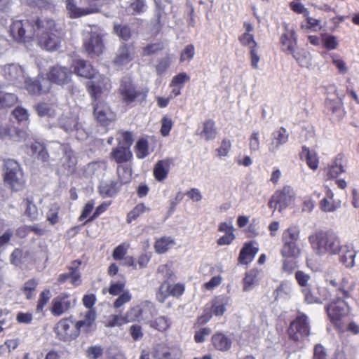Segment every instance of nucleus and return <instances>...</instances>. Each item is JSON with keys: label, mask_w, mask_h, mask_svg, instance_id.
<instances>
[{"label": "nucleus", "mask_w": 359, "mask_h": 359, "mask_svg": "<svg viewBox=\"0 0 359 359\" xmlns=\"http://www.w3.org/2000/svg\"><path fill=\"white\" fill-rule=\"evenodd\" d=\"M308 239L318 256L337 255L342 248L340 238L332 231H317L310 234Z\"/></svg>", "instance_id": "nucleus-1"}, {"label": "nucleus", "mask_w": 359, "mask_h": 359, "mask_svg": "<svg viewBox=\"0 0 359 359\" xmlns=\"http://www.w3.org/2000/svg\"><path fill=\"white\" fill-rule=\"evenodd\" d=\"M348 280L346 278L342 279L341 286L339 289V294L341 297H338L333 299L327 307V314L334 323H337L348 313V306L344 301V298L348 297V291L346 289Z\"/></svg>", "instance_id": "nucleus-2"}, {"label": "nucleus", "mask_w": 359, "mask_h": 359, "mask_svg": "<svg viewBox=\"0 0 359 359\" xmlns=\"http://www.w3.org/2000/svg\"><path fill=\"white\" fill-rule=\"evenodd\" d=\"M90 30L83 32V47L90 57L99 56L104 50L103 34L97 28L89 27Z\"/></svg>", "instance_id": "nucleus-3"}, {"label": "nucleus", "mask_w": 359, "mask_h": 359, "mask_svg": "<svg viewBox=\"0 0 359 359\" xmlns=\"http://www.w3.org/2000/svg\"><path fill=\"white\" fill-rule=\"evenodd\" d=\"M5 182L15 191L22 190L25 186L24 174L18 163L13 159L5 161Z\"/></svg>", "instance_id": "nucleus-4"}, {"label": "nucleus", "mask_w": 359, "mask_h": 359, "mask_svg": "<svg viewBox=\"0 0 359 359\" xmlns=\"http://www.w3.org/2000/svg\"><path fill=\"white\" fill-rule=\"evenodd\" d=\"M12 37L18 42L26 43L34 38V31L32 30L30 20H15L10 27Z\"/></svg>", "instance_id": "nucleus-5"}, {"label": "nucleus", "mask_w": 359, "mask_h": 359, "mask_svg": "<svg viewBox=\"0 0 359 359\" xmlns=\"http://www.w3.org/2000/svg\"><path fill=\"white\" fill-rule=\"evenodd\" d=\"M290 338L296 341L304 340L310 334L308 317L304 314L299 315L293 320L288 330Z\"/></svg>", "instance_id": "nucleus-6"}, {"label": "nucleus", "mask_w": 359, "mask_h": 359, "mask_svg": "<svg viewBox=\"0 0 359 359\" xmlns=\"http://www.w3.org/2000/svg\"><path fill=\"white\" fill-rule=\"evenodd\" d=\"M119 92L122 100L127 104L135 101H142L146 97V93L140 90H137L133 85L130 77H124L121 80Z\"/></svg>", "instance_id": "nucleus-7"}, {"label": "nucleus", "mask_w": 359, "mask_h": 359, "mask_svg": "<svg viewBox=\"0 0 359 359\" xmlns=\"http://www.w3.org/2000/svg\"><path fill=\"white\" fill-rule=\"evenodd\" d=\"M88 86L90 95L95 100H97L107 95L111 84L107 77L97 73L88 83Z\"/></svg>", "instance_id": "nucleus-8"}, {"label": "nucleus", "mask_w": 359, "mask_h": 359, "mask_svg": "<svg viewBox=\"0 0 359 359\" xmlns=\"http://www.w3.org/2000/svg\"><path fill=\"white\" fill-rule=\"evenodd\" d=\"M59 126L67 133L76 132L77 138L83 140L86 135L83 130L82 123L79 121L76 114H64L59 118Z\"/></svg>", "instance_id": "nucleus-9"}, {"label": "nucleus", "mask_w": 359, "mask_h": 359, "mask_svg": "<svg viewBox=\"0 0 359 359\" xmlns=\"http://www.w3.org/2000/svg\"><path fill=\"white\" fill-rule=\"evenodd\" d=\"M93 114L98 122L102 125H107L109 122L115 119V114L111 111L109 107L102 100L99 99L94 100Z\"/></svg>", "instance_id": "nucleus-10"}, {"label": "nucleus", "mask_w": 359, "mask_h": 359, "mask_svg": "<svg viewBox=\"0 0 359 359\" xmlns=\"http://www.w3.org/2000/svg\"><path fill=\"white\" fill-rule=\"evenodd\" d=\"M75 302L69 294L62 293L52 300L51 312L54 316H60L73 306Z\"/></svg>", "instance_id": "nucleus-11"}, {"label": "nucleus", "mask_w": 359, "mask_h": 359, "mask_svg": "<svg viewBox=\"0 0 359 359\" xmlns=\"http://www.w3.org/2000/svg\"><path fill=\"white\" fill-rule=\"evenodd\" d=\"M32 30L34 31V37L56 32L54 20L46 17H37L30 20Z\"/></svg>", "instance_id": "nucleus-12"}, {"label": "nucleus", "mask_w": 359, "mask_h": 359, "mask_svg": "<svg viewBox=\"0 0 359 359\" xmlns=\"http://www.w3.org/2000/svg\"><path fill=\"white\" fill-rule=\"evenodd\" d=\"M134 57L135 51L133 48L128 44L123 43L115 53L113 64L116 67L121 68L133 61Z\"/></svg>", "instance_id": "nucleus-13"}, {"label": "nucleus", "mask_w": 359, "mask_h": 359, "mask_svg": "<svg viewBox=\"0 0 359 359\" xmlns=\"http://www.w3.org/2000/svg\"><path fill=\"white\" fill-rule=\"evenodd\" d=\"M55 329L57 334L63 340L76 338L79 332V330H76V324L74 325L72 321L67 318L60 320L57 324Z\"/></svg>", "instance_id": "nucleus-14"}, {"label": "nucleus", "mask_w": 359, "mask_h": 359, "mask_svg": "<svg viewBox=\"0 0 359 359\" xmlns=\"http://www.w3.org/2000/svg\"><path fill=\"white\" fill-rule=\"evenodd\" d=\"M182 353L179 347L158 345L154 348L152 356L154 359H180Z\"/></svg>", "instance_id": "nucleus-15"}, {"label": "nucleus", "mask_w": 359, "mask_h": 359, "mask_svg": "<svg viewBox=\"0 0 359 359\" xmlns=\"http://www.w3.org/2000/svg\"><path fill=\"white\" fill-rule=\"evenodd\" d=\"M57 32V31L50 32L36 37L39 46L47 50H56L60 46L61 43V38Z\"/></svg>", "instance_id": "nucleus-16"}, {"label": "nucleus", "mask_w": 359, "mask_h": 359, "mask_svg": "<svg viewBox=\"0 0 359 359\" xmlns=\"http://www.w3.org/2000/svg\"><path fill=\"white\" fill-rule=\"evenodd\" d=\"M72 72L61 66L53 67L48 73V81L59 85L67 83L71 80Z\"/></svg>", "instance_id": "nucleus-17"}, {"label": "nucleus", "mask_w": 359, "mask_h": 359, "mask_svg": "<svg viewBox=\"0 0 359 359\" xmlns=\"http://www.w3.org/2000/svg\"><path fill=\"white\" fill-rule=\"evenodd\" d=\"M285 32L281 36L282 50L287 54L292 55L297 48V39L294 30L285 26Z\"/></svg>", "instance_id": "nucleus-18"}, {"label": "nucleus", "mask_w": 359, "mask_h": 359, "mask_svg": "<svg viewBox=\"0 0 359 359\" xmlns=\"http://www.w3.org/2000/svg\"><path fill=\"white\" fill-rule=\"evenodd\" d=\"M66 7L68 13L72 18H78L87 15L96 13L100 9L95 6H90L86 8H80L76 6L74 0H67Z\"/></svg>", "instance_id": "nucleus-19"}, {"label": "nucleus", "mask_w": 359, "mask_h": 359, "mask_svg": "<svg viewBox=\"0 0 359 359\" xmlns=\"http://www.w3.org/2000/svg\"><path fill=\"white\" fill-rule=\"evenodd\" d=\"M26 88L29 93L34 95L46 93L50 88V83L48 79L40 77L26 81Z\"/></svg>", "instance_id": "nucleus-20"}, {"label": "nucleus", "mask_w": 359, "mask_h": 359, "mask_svg": "<svg viewBox=\"0 0 359 359\" xmlns=\"http://www.w3.org/2000/svg\"><path fill=\"white\" fill-rule=\"evenodd\" d=\"M273 195L277 201L279 202V212H281L294 199V192L292 187L286 186L281 191H276Z\"/></svg>", "instance_id": "nucleus-21"}, {"label": "nucleus", "mask_w": 359, "mask_h": 359, "mask_svg": "<svg viewBox=\"0 0 359 359\" xmlns=\"http://www.w3.org/2000/svg\"><path fill=\"white\" fill-rule=\"evenodd\" d=\"M327 90L328 93L333 92L337 95L336 99H327L326 100L327 107L333 113H337L342 109L344 104L343 100L345 95L337 90L335 85H330L327 87Z\"/></svg>", "instance_id": "nucleus-22"}, {"label": "nucleus", "mask_w": 359, "mask_h": 359, "mask_svg": "<svg viewBox=\"0 0 359 359\" xmlns=\"http://www.w3.org/2000/svg\"><path fill=\"white\" fill-rule=\"evenodd\" d=\"M25 133L24 131L15 128H8L6 126L0 127V138L3 140H11L18 142L25 139Z\"/></svg>", "instance_id": "nucleus-23"}, {"label": "nucleus", "mask_w": 359, "mask_h": 359, "mask_svg": "<svg viewBox=\"0 0 359 359\" xmlns=\"http://www.w3.org/2000/svg\"><path fill=\"white\" fill-rule=\"evenodd\" d=\"M74 72L79 76L92 79L97 74L92 66L82 60H77L73 63Z\"/></svg>", "instance_id": "nucleus-24"}, {"label": "nucleus", "mask_w": 359, "mask_h": 359, "mask_svg": "<svg viewBox=\"0 0 359 359\" xmlns=\"http://www.w3.org/2000/svg\"><path fill=\"white\" fill-rule=\"evenodd\" d=\"M293 285L289 281H284L274 290L273 296L275 300L285 302L292 296Z\"/></svg>", "instance_id": "nucleus-25"}, {"label": "nucleus", "mask_w": 359, "mask_h": 359, "mask_svg": "<svg viewBox=\"0 0 359 359\" xmlns=\"http://www.w3.org/2000/svg\"><path fill=\"white\" fill-rule=\"evenodd\" d=\"M289 135L286 130L280 128L278 131L273 133V139L269 144V151L271 153L277 151L279 147L288 141Z\"/></svg>", "instance_id": "nucleus-26"}, {"label": "nucleus", "mask_w": 359, "mask_h": 359, "mask_svg": "<svg viewBox=\"0 0 359 359\" xmlns=\"http://www.w3.org/2000/svg\"><path fill=\"white\" fill-rule=\"evenodd\" d=\"M283 258L296 259L302 254V250L298 243H283L280 250Z\"/></svg>", "instance_id": "nucleus-27"}, {"label": "nucleus", "mask_w": 359, "mask_h": 359, "mask_svg": "<svg viewBox=\"0 0 359 359\" xmlns=\"http://www.w3.org/2000/svg\"><path fill=\"white\" fill-rule=\"evenodd\" d=\"M56 147L58 149L65 152L64 156L61 159V163L65 169L67 171V174H72L74 172L76 165V158L74 156L73 152L72 151H65L62 148L60 144H56Z\"/></svg>", "instance_id": "nucleus-28"}, {"label": "nucleus", "mask_w": 359, "mask_h": 359, "mask_svg": "<svg viewBox=\"0 0 359 359\" xmlns=\"http://www.w3.org/2000/svg\"><path fill=\"white\" fill-rule=\"evenodd\" d=\"M110 155L119 164L130 161L133 156L130 148L119 144L112 149Z\"/></svg>", "instance_id": "nucleus-29"}, {"label": "nucleus", "mask_w": 359, "mask_h": 359, "mask_svg": "<svg viewBox=\"0 0 359 359\" xmlns=\"http://www.w3.org/2000/svg\"><path fill=\"white\" fill-rule=\"evenodd\" d=\"M4 74L6 79L11 81H20L24 79L23 69L15 64L5 66L4 68Z\"/></svg>", "instance_id": "nucleus-30"}, {"label": "nucleus", "mask_w": 359, "mask_h": 359, "mask_svg": "<svg viewBox=\"0 0 359 359\" xmlns=\"http://www.w3.org/2000/svg\"><path fill=\"white\" fill-rule=\"evenodd\" d=\"M340 205V201L334 200V193L330 189H327L325 197L320 203V208L324 212H334Z\"/></svg>", "instance_id": "nucleus-31"}, {"label": "nucleus", "mask_w": 359, "mask_h": 359, "mask_svg": "<svg viewBox=\"0 0 359 359\" xmlns=\"http://www.w3.org/2000/svg\"><path fill=\"white\" fill-rule=\"evenodd\" d=\"M345 172V161L344 156L339 154L334 158L332 164L328 168L327 175L330 178L337 177L339 174Z\"/></svg>", "instance_id": "nucleus-32"}, {"label": "nucleus", "mask_w": 359, "mask_h": 359, "mask_svg": "<svg viewBox=\"0 0 359 359\" xmlns=\"http://www.w3.org/2000/svg\"><path fill=\"white\" fill-rule=\"evenodd\" d=\"M212 340L214 346L219 351H226L231 347V339L222 333L214 334L212 337Z\"/></svg>", "instance_id": "nucleus-33"}, {"label": "nucleus", "mask_w": 359, "mask_h": 359, "mask_svg": "<svg viewBox=\"0 0 359 359\" xmlns=\"http://www.w3.org/2000/svg\"><path fill=\"white\" fill-rule=\"evenodd\" d=\"M230 299L226 296H218L212 300V309L213 313L217 316H222L226 306L229 305Z\"/></svg>", "instance_id": "nucleus-34"}, {"label": "nucleus", "mask_w": 359, "mask_h": 359, "mask_svg": "<svg viewBox=\"0 0 359 359\" xmlns=\"http://www.w3.org/2000/svg\"><path fill=\"white\" fill-rule=\"evenodd\" d=\"M258 250V248L252 245L251 243L245 245L241 250L238 261L243 264H248L252 260Z\"/></svg>", "instance_id": "nucleus-35"}, {"label": "nucleus", "mask_w": 359, "mask_h": 359, "mask_svg": "<svg viewBox=\"0 0 359 359\" xmlns=\"http://www.w3.org/2000/svg\"><path fill=\"white\" fill-rule=\"evenodd\" d=\"M340 252H341L339 258L340 262L347 268H351L354 266L355 252L353 250V249L351 247L347 245H342V248Z\"/></svg>", "instance_id": "nucleus-36"}, {"label": "nucleus", "mask_w": 359, "mask_h": 359, "mask_svg": "<svg viewBox=\"0 0 359 359\" xmlns=\"http://www.w3.org/2000/svg\"><path fill=\"white\" fill-rule=\"evenodd\" d=\"M301 158L305 159L308 166L316 170L318 167V158L317 153L314 151L310 150L306 147H303L301 152Z\"/></svg>", "instance_id": "nucleus-37"}, {"label": "nucleus", "mask_w": 359, "mask_h": 359, "mask_svg": "<svg viewBox=\"0 0 359 359\" xmlns=\"http://www.w3.org/2000/svg\"><path fill=\"white\" fill-rule=\"evenodd\" d=\"M260 278V271L257 269H252L246 273L243 279V290L245 292L252 289L254 285L258 283Z\"/></svg>", "instance_id": "nucleus-38"}, {"label": "nucleus", "mask_w": 359, "mask_h": 359, "mask_svg": "<svg viewBox=\"0 0 359 359\" xmlns=\"http://www.w3.org/2000/svg\"><path fill=\"white\" fill-rule=\"evenodd\" d=\"M170 169V161L162 160L158 161L154 168V175L158 181H162L166 178Z\"/></svg>", "instance_id": "nucleus-39"}, {"label": "nucleus", "mask_w": 359, "mask_h": 359, "mask_svg": "<svg viewBox=\"0 0 359 359\" xmlns=\"http://www.w3.org/2000/svg\"><path fill=\"white\" fill-rule=\"evenodd\" d=\"M34 110L40 117L52 118L56 115L53 104L41 102L34 106Z\"/></svg>", "instance_id": "nucleus-40"}, {"label": "nucleus", "mask_w": 359, "mask_h": 359, "mask_svg": "<svg viewBox=\"0 0 359 359\" xmlns=\"http://www.w3.org/2000/svg\"><path fill=\"white\" fill-rule=\"evenodd\" d=\"M175 245V241L171 237H162L155 242L154 249L156 252L163 254Z\"/></svg>", "instance_id": "nucleus-41"}, {"label": "nucleus", "mask_w": 359, "mask_h": 359, "mask_svg": "<svg viewBox=\"0 0 359 359\" xmlns=\"http://www.w3.org/2000/svg\"><path fill=\"white\" fill-rule=\"evenodd\" d=\"M300 236L299 229L295 226H291L285 229L282 236L283 243H298Z\"/></svg>", "instance_id": "nucleus-42"}, {"label": "nucleus", "mask_w": 359, "mask_h": 359, "mask_svg": "<svg viewBox=\"0 0 359 359\" xmlns=\"http://www.w3.org/2000/svg\"><path fill=\"white\" fill-rule=\"evenodd\" d=\"M217 131L215 127V122L212 120H208L203 123V129L200 135L205 138L206 141L214 140L216 137Z\"/></svg>", "instance_id": "nucleus-43"}, {"label": "nucleus", "mask_w": 359, "mask_h": 359, "mask_svg": "<svg viewBox=\"0 0 359 359\" xmlns=\"http://www.w3.org/2000/svg\"><path fill=\"white\" fill-rule=\"evenodd\" d=\"M147 9L144 0H130L126 8V12L130 15H135L144 13Z\"/></svg>", "instance_id": "nucleus-44"}, {"label": "nucleus", "mask_w": 359, "mask_h": 359, "mask_svg": "<svg viewBox=\"0 0 359 359\" xmlns=\"http://www.w3.org/2000/svg\"><path fill=\"white\" fill-rule=\"evenodd\" d=\"M17 101L18 97L15 94L0 90V109L10 107L15 104Z\"/></svg>", "instance_id": "nucleus-45"}, {"label": "nucleus", "mask_w": 359, "mask_h": 359, "mask_svg": "<svg viewBox=\"0 0 359 359\" xmlns=\"http://www.w3.org/2000/svg\"><path fill=\"white\" fill-rule=\"evenodd\" d=\"M95 318V311L93 309L88 310L85 313L84 318L76 322V330H80L83 327H90L94 323Z\"/></svg>", "instance_id": "nucleus-46"}, {"label": "nucleus", "mask_w": 359, "mask_h": 359, "mask_svg": "<svg viewBox=\"0 0 359 359\" xmlns=\"http://www.w3.org/2000/svg\"><path fill=\"white\" fill-rule=\"evenodd\" d=\"M114 29L115 33L123 41H128L133 35V32L127 25L114 24Z\"/></svg>", "instance_id": "nucleus-47"}, {"label": "nucleus", "mask_w": 359, "mask_h": 359, "mask_svg": "<svg viewBox=\"0 0 359 359\" xmlns=\"http://www.w3.org/2000/svg\"><path fill=\"white\" fill-rule=\"evenodd\" d=\"M150 209L144 205V203L137 204L127 216V222L131 223L132 221L136 219L139 216L146 212H149Z\"/></svg>", "instance_id": "nucleus-48"}, {"label": "nucleus", "mask_w": 359, "mask_h": 359, "mask_svg": "<svg viewBox=\"0 0 359 359\" xmlns=\"http://www.w3.org/2000/svg\"><path fill=\"white\" fill-rule=\"evenodd\" d=\"M117 174L121 184H126L131 179V169L128 165H120L117 167Z\"/></svg>", "instance_id": "nucleus-49"}, {"label": "nucleus", "mask_w": 359, "mask_h": 359, "mask_svg": "<svg viewBox=\"0 0 359 359\" xmlns=\"http://www.w3.org/2000/svg\"><path fill=\"white\" fill-rule=\"evenodd\" d=\"M293 57L303 67H307L311 65V56L310 54L304 50L299 52L295 51L292 54Z\"/></svg>", "instance_id": "nucleus-50"}, {"label": "nucleus", "mask_w": 359, "mask_h": 359, "mask_svg": "<svg viewBox=\"0 0 359 359\" xmlns=\"http://www.w3.org/2000/svg\"><path fill=\"white\" fill-rule=\"evenodd\" d=\"M330 57L331 62L336 67L339 74L344 75L348 72V68L346 62L340 57L339 55L333 53L330 55Z\"/></svg>", "instance_id": "nucleus-51"}, {"label": "nucleus", "mask_w": 359, "mask_h": 359, "mask_svg": "<svg viewBox=\"0 0 359 359\" xmlns=\"http://www.w3.org/2000/svg\"><path fill=\"white\" fill-rule=\"evenodd\" d=\"M126 313L124 315H111L108 317L106 325L107 327H119L128 323Z\"/></svg>", "instance_id": "nucleus-52"}, {"label": "nucleus", "mask_w": 359, "mask_h": 359, "mask_svg": "<svg viewBox=\"0 0 359 359\" xmlns=\"http://www.w3.org/2000/svg\"><path fill=\"white\" fill-rule=\"evenodd\" d=\"M150 325L158 331L163 332L166 330L170 325V320L165 316H159L154 321L151 322Z\"/></svg>", "instance_id": "nucleus-53"}, {"label": "nucleus", "mask_w": 359, "mask_h": 359, "mask_svg": "<svg viewBox=\"0 0 359 359\" xmlns=\"http://www.w3.org/2000/svg\"><path fill=\"white\" fill-rule=\"evenodd\" d=\"M24 202L26 205V215L32 219L34 220L38 217V210L36 206L34 204L32 198L27 197L25 199Z\"/></svg>", "instance_id": "nucleus-54"}, {"label": "nucleus", "mask_w": 359, "mask_h": 359, "mask_svg": "<svg viewBox=\"0 0 359 359\" xmlns=\"http://www.w3.org/2000/svg\"><path fill=\"white\" fill-rule=\"evenodd\" d=\"M60 211V206L56 203L50 205L48 212L46 213L47 220L51 224H55L58 222L59 217L58 213Z\"/></svg>", "instance_id": "nucleus-55"}, {"label": "nucleus", "mask_w": 359, "mask_h": 359, "mask_svg": "<svg viewBox=\"0 0 359 359\" xmlns=\"http://www.w3.org/2000/svg\"><path fill=\"white\" fill-rule=\"evenodd\" d=\"M136 156L138 158H144L149 154L148 143L145 139H140L135 145Z\"/></svg>", "instance_id": "nucleus-56"}, {"label": "nucleus", "mask_w": 359, "mask_h": 359, "mask_svg": "<svg viewBox=\"0 0 359 359\" xmlns=\"http://www.w3.org/2000/svg\"><path fill=\"white\" fill-rule=\"evenodd\" d=\"M132 299V294L129 290H126L122 292L118 297L115 299L113 303V306L115 309H120L126 304L130 302Z\"/></svg>", "instance_id": "nucleus-57"}, {"label": "nucleus", "mask_w": 359, "mask_h": 359, "mask_svg": "<svg viewBox=\"0 0 359 359\" xmlns=\"http://www.w3.org/2000/svg\"><path fill=\"white\" fill-rule=\"evenodd\" d=\"M116 140L118 144L130 148L133 144V135L129 132H118L116 134Z\"/></svg>", "instance_id": "nucleus-58"}, {"label": "nucleus", "mask_w": 359, "mask_h": 359, "mask_svg": "<svg viewBox=\"0 0 359 359\" xmlns=\"http://www.w3.org/2000/svg\"><path fill=\"white\" fill-rule=\"evenodd\" d=\"M104 349L101 346H92L86 350V355L89 359H99L103 355Z\"/></svg>", "instance_id": "nucleus-59"}, {"label": "nucleus", "mask_w": 359, "mask_h": 359, "mask_svg": "<svg viewBox=\"0 0 359 359\" xmlns=\"http://www.w3.org/2000/svg\"><path fill=\"white\" fill-rule=\"evenodd\" d=\"M169 288L170 284L167 281L161 284L156 294L157 299L159 302L163 303L168 296H170Z\"/></svg>", "instance_id": "nucleus-60"}, {"label": "nucleus", "mask_w": 359, "mask_h": 359, "mask_svg": "<svg viewBox=\"0 0 359 359\" xmlns=\"http://www.w3.org/2000/svg\"><path fill=\"white\" fill-rule=\"evenodd\" d=\"M239 41L242 45L248 46L250 50L257 48V43L254 40V36L251 33H244L239 37Z\"/></svg>", "instance_id": "nucleus-61"}, {"label": "nucleus", "mask_w": 359, "mask_h": 359, "mask_svg": "<svg viewBox=\"0 0 359 359\" xmlns=\"http://www.w3.org/2000/svg\"><path fill=\"white\" fill-rule=\"evenodd\" d=\"M190 80V76L184 72H182L175 76L170 83L172 87H181L185 83Z\"/></svg>", "instance_id": "nucleus-62"}, {"label": "nucleus", "mask_w": 359, "mask_h": 359, "mask_svg": "<svg viewBox=\"0 0 359 359\" xmlns=\"http://www.w3.org/2000/svg\"><path fill=\"white\" fill-rule=\"evenodd\" d=\"M37 285L38 283L34 279L29 280L25 283L22 290L27 299H31L33 297L32 293L35 291Z\"/></svg>", "instance_id": "nucleus-63"}, {"label": "nucleus", "mask_w": 359, "mask_h": 359, "mask_svg": "<svg viewBox=\"0 0 359 359\" xmlns=\"http://www.w3.org/2000/svg\"><path fill=\"white\" fill-rule=\"evenodd\" d=\"M12 114L19 123L27 121L29 118L27 110L21 107H17L13 111Z\"/></svg>", "instance_id": "nucleus-64"}]
</instances>
